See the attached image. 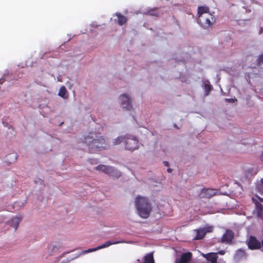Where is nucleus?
<instances>
[{
	"label": "nucleus",
	"instance_id": "obj_1",
	"mask_svg": "<svg viewBox=\"0 0 263 263\" xmlns=\"http://www.w3.org/2000/svg\"><path fill=\"white\" fill-rule=\"evenodd\" d=\"M80 142L87 146L90 153H95L105 149L107 145L106 139L95 132L89 133L81 138Z\"/></svg>",
	"mask_w": 263,
	"mask_h": 263
},
{
	"label": "nucleus",
	"instance_id": "obj_2",
	"mask_svg": "<svg viewBox=\"0 0 263 263\" xmlns=\"http://www.w3.org/2000/svg\"><path fill=\"white\" fill-rule=\"evenodd\" d=\"M197 23L203 28L209 29L216 22L215 15L210 12V8L206 6L198 7Z\"/></svg>",
	"mask_w": 263,
	"mask_h": 263
},
{
	"label": "nucleus",
	"instance_id": "obj_3",
	"mask_svg": "<svg viewBox=\"0 0 263 263\" xmlns=\"http://www.w3.org/2000/svg\"><path fill=\"white\" fill-rule=\"evenodd\" d=\"M123 143L126 150L133 152L138 149L139 142L137 138L133 135H125L120 136L115 138L112 141L113 145H117Z\"/></svg>",
	"mask_w": 263,
	"mask_h": 263
},
{
	"label": "nucleus",
	"instance_id": "obj_4",
	"mask_svg": "<svg viewBox=\"0 0 263 263\" xmlns=\"http://www.w3.org/2000/svg\"><path fill=\"white\" fill-rule=\"evenodd\" d=\"M135 205L141 217L147 218L149 217L152 206L146 198L137 196L135 199Z\"/></svg>",
	"mask_w": 263,
	"mask_h": 263
},
{
	"label": "nucleus",
	"instance_id": "obj_5",
	"mask_svg": "<svg viewBox=\"0 0 263 263\" xmlns=\"http://www.w3.org/2000/svg\"><path fill=\"white\" fill-rule=\"evenodd\" d=\"M95 169L105 173L108 175L113 177L119 178L121 176L120 172L118 171L114 167L108 165L100 164L95 167Z\"/></svg>",
	"mask_w": 263,
	"mask_h": 263
},
{
	"label": "nucleus",
	"instance_id": "obj_6",
	"mask_svg": "<svg viewBox=\"0 0 263 263\" xmlns=\"http://www.w3.org/2000/svg\"><path fill=\"white\" fill-rule=\"evenodd\" d=\"M121 105L124 109L130 110L132 109V100L126 94H122L119 97Z\"/></svg>",
	"mask_w": 263,
	"mask_h": 263
},
{
	"label": "nucleus",
	"instance_id": "obj_7",
	"mask_svg": "<svg viewBox=\"0 0 263 263\" xmlns=\"http://www.w3.org/2000/svg\"><path fill=\"white\" fill-rule=\"evenodd\" d=\"M218 190L213 189H203L201 190L199 195L200 198H210L216 195Z\"/></svg>",
	"mask_w": 263,
	"mask_h": 263
},
{
	"label": "nucleus",
	"instance_id": "obj_8",
	"mask_svg": "<svg viewBox=\"0 0 263 263\" xmlns=\"http://www.w3.org/2000/svg\"><path fill=\"white\" fill-rule=\"evenodd\" d=\"M247 245L251 250H258L261 248L262 242H260L255 236H250Z\"/></svg>",
	"mask_w": 263,
	"mask_h": 263
},
{
	"label": "nucleus",
	"instance_id": "obj_9",
	"mask_svg": "<svg viewBox=\"0 0 263 263\" xmlns=\"http://www.w3.org/2000/svg\"><path fill=\"white\" fill-rule=\"evenodd\" d=\"M234 234L231 230H227L221 238V242L231 243L234 238Z\"/></svg>",
	"mask_w": 263,
	"mask_h": 263
},
{
	"label": "nucleus",
	"instance_id": "obj_10",
	"mask_svg": "<svg viewBox=\"0 0 263 263\" xmlns=\"http://www.w3.org/2000/svg\"><path fill=\"white\" fill-rule=\"evenodd\" d=\"M192 258V253L188 252L183 253L180 258L176 261V263H189Z\"/></svg>",
	"mask_w": 263,
	"mask_h": 263
},
{
	"label": "nucleus",
	"instance_id": "obj_11",
	"mask_svg": "<svg viewBox=\"0 0 263 263\" xmlns=\"http://www.w3.org/2000/svg\"><path fill=\"white\" fill-rule=\"evenodd\" d=\"M253 202L255 205L256 214L258 217L261 218L263 216V205L259 203L256 199L252 198Z\"/></svg>",
	"mask_w": 263,
	"mask_h": 263
},
{
	"label": "nucleus",
	"instance_id": "obj_12",
	"mask_svg": "<svg viewBox=\"0 0 263 263\" xmlns=\"http://www.w3.org/2000/svg\"><path fill=\"white\" fill-rule=\"evenodd\" d=\"M123 242H124V241H114V242H112L110 241H106L102 245L98 246L97 248L89 249L88 251H87V252H92L94 251L98 250L99 249H103V248L109 247L111 245L117 244V243H123Z\"/></svg>",
	"mask_w": 263,
	"mask_h": 263
},
{
	"label": "nucleus",
	"instance_id": "obj_13",
	"mask_svg": "<svg viewBox=\"0 0 263 263\" xmlns=\"http://www.w3.org/2000/svg\"><path fill=\"white\" fill-rule=\"evenodd\" d=\"M246 251L241 249H239L236 251L234 257L236 260H239L243 258L246 257Z\"/></svg>",
	"mask_w": 263,
	"mask_h": 263
},
{
	"label": "nucleus",
	"instance_id": "obj_14",
	"mask_svg": "<svg viewBox=\"0 0 263 263\" xmlns=\"http://www.w3.org/2000/svg\"><path fill=\"white\" fill-rule=\"evenodd\" d=\"M21 221V219L18 217H13L9 221V225L14 228L16 230L20 224V222Z\"/></svg>",
	"mask_w": 263,
	"mask_h": 263
},
{
	"label": "nucleus",
	"instance_id": "obj_15",
	"mask_svg": "<svg viewBox=\"0 0 263 263\" xmlns=\"http://www.w3.org/2000/svg\"><path fill=\"white\" fill-rule=\"evenodd\" d=\"M116 16L118 17V24L120 26H122L123 25L126 23L127 21V18L126 16L122 15L120 13H116Z\"/></svg>",
	"mask_w": 263,
	"mask_h": 263
},
{
	"label": "nucleus",
	"instance_id": "obj_16",
	"mask_svg": "<svg viewBox=\"0 0 263 263\" xmlns=\"http://www.w3.org/2000/svg\"><path fill=\"white\" fill-rule=\"evenodd\" d=\"M143 263H155L153 253L151 252L145 255Z\"/></svg>",
	"mask_w": 263,
	"mask_h": 263
},
{
	"label": "nucleus",
	"instance_id": "obj_17",
	"mask_svg": "<svg viewBox=\"0 0 263 263\" xmlns=\"http://www.w3.org/2000/svg\"><path fill=\"white\" fill-rule=\"evenodd\" d=\"M206 234V231L204 229H199L196 231V235L195 237V239L199 240L201 239L204 237Z\"/></svg>",
	"mask_w": 263,
	"mask_h": 263
},
{
	"label": "nucleus",
	"instance_id": "obj_18",
	"mask_svg": "<svg viewBox=\"0 0 263 263\" xmlns=\"http://www.w3.org/2000/svg\"><path fill=\"white\" fill-rule=\"evenodd\" d=\"M58 95L63 99H67L68 95H67V90L65 86H62L59 91Z\"/></svg>",
	"mask_w": 263,
	"mask_h": 263
},
{
	"label": "nucleus",
	"instance_id": "obj_19",
	"mask_svg": "<svg viewBox=\"0 0 263 263\" xmlns=\"http://www.w3.org/2000/svg\"><path fill=\"white\" fill-rule=\"evenodd\" d=\"M256 190L260 194L263 195V178L259 182H257L255 186Z\"/></svg>",
	"mask_w": 263,
	"mask_h": 263
},
{
	"label": "nucleus",
	"instance_id": "obj_20",
	"mask_svg": "<svg viewBox=\"0 0 263 263\" xmlns=\"http://www.w3.org/2000/svg\"><path fill=\"white\" fill-rule=\"evenodd\" d=\"M204 89L205 91V95L208 96L209 95L210 91L212 89V86L210 84H205L204 85Z\"/></svg>",
	"mask_w": 263,
	"mask_h": 263
},
{
	"label": "nucleus",
	"instance_id": "obj_21",
	"mask_svg": "<svg viewBox=\"0 0 263 263\" xmlns=\"http://www.w3.org/2000/svg\"><path fill=\"white\" fill-rule=\"evenodd\" d=\"M256 63L257 65L260 66L262 64H263V54H260L258 56L257 60Z\"/></svg>",
	"mask_w": 263,
	"mask_h": 263
},
{
	"label": "nucleus",
	"instance_id": "obj_22",
	"mask_svg": "<svg viewBox=\"0 0 263 263\" xmlns=\"http://www.w3.org/2000/svg\"><path fill=\"white\" fill-rule=\"evenodd\" d=\"M148 13L151 15L156 16H158L159 15V13L157 12V9L152 10L149 11Z\"/></svg>",
	"mask_w": 263,
	"mask_h": 263
},
{
	"label": "nucleus",
	"instance_id": "obj_23",
	"mask_svg": "<svg viewBox=\"0 0 263 263\" xmlns=\"http://www.w3.org/2000/svg\"><path fill=\"white\" fill-rule=\"evenodd\" d=\"M13 158V161H15L16 159V155L15 154H10L7 156V160H9V158Z\"/></svg>",
	"mask_w": 263,
	"mask_h": 263
},
{
	"label": "nucleus",
	"instance_id": "obj_24",
	"mask_svg": "<svg viewBox=\"0 0 263 263\" xmlns=\"http://www.w3.org/2000/svg\"><path fill=\"white\" fill-rule=\"evenodd\" d=\"M215 253H217V255H218V254H220L221 255H224L226 252L224 250H220L219 251H218V252H215Z\"/></svg>",
	"mask_w": 263,
	"mask_h": 263
},
{
	"label": "nucleus",
	"instance_id": "obj_25",
	"mask_svg": "<svg viewBox=\"0 0 263 263\" xmlns=\"http://www.w3.org/2000/svg\"><path fill=\"white\" fill-rule=\"evenodd\" d=\"M226 100L229 102L234 103L237 100L236 99H226Z\"/></svg>",
	"mask_w": 263,
	"mask_h": 263
},
{
	"label": "nucleus",
	"instance_id": "obj_26",
	"mask_svg": "<svg viewBox=\"0 0 263 263\" xmlns=\"http://www.w3.org/2000/svg\"><path fill=\"white\" fill-rule=\"evenodd\" d=\"M259 159L261 162L263 163V152L261 153Z\"/></svg>",
	"mask_w": 263,
	"mask_h": 263
},
{
	"label": "nucleus",
	"instance_id": "obj_27",
	"mask_svg": "<svg viewBox=\"0 0 263 263\" xmlns=\"http://www.w3.org/2000/svg\"><path fill=\"white\" fill-rule=\"evenodd\" d=\"M5 81V80L3 78L0 79V84H2Z\"/></svg>",
	"mask_w": 263,
	"mask_h": 263
},
{
	"label": "nucleus",
	"instance_id": "obj_28",
	"mask_svg": "<svg viewBox=\"0 0 263 263\" xmlns=\"http://www.w3.org/2000/svg\"><path fill=\"white\" fill-rule=\"evenodd\" d=\"M163 164H164L165 166H168V165H169V163L167 162V161H164L163 162Z\"/></svg>",
	"mask_w": 263,
	"mask_h": 263
},
{
	"label": "nucleus",
	"instance_id": "obj_29",
	"mask_svg": "<svg viewBox=\"0 0 263 263\" xmlns=\"http://www.w3.org/2000/svg\"><path fill=\"white\" fill-rule=\"evenodd\" d=\"M256 197L260 201L263 202V198L259 197L258 196L256 195Z\"/></svg>",
	"mask_w": 263,
	"mask_h": 263
},
{
	"label": "nucleus",
	"instance_id": "obj_30",
	"mask_svg": "<svg viewBox=\"0 0 263 263\" xmlns=\"http://www.w3.org/2000/svg\"><path fill=\"white\" fill-rule=\"evenodd\" d=\"M93 161H95V160H93V159L90 160V163L91 164L95 163V162ZM97 163V162H95V163Z\"/></svg>",
	"mask_w": 263,
	"mask_h": 263
},
{
	"label": "nucleus",
	"instance_id": "obj_31",
	"mask_svg": "<svg viewBox=\"0 0 263 263\" xmlns=\"http://www.w3.org/2000/svg\"><path fill=\"white\" fill-rule=\"evenodd\" d=\"M263 32V27H261L259 30V34H261Z\"/></svg>",
	"mask_w": 263,
	"mask_h": 263
},
{
	"label": "nucleus",
	"instance_id": "obj_32",
	"mask_svg": "<svg viewBox=\"0 0 263 263\" xmlns=\"http://www.w3.org/2000/svg\"><path fill=\"white\" fill-rule=\"evenodd\" d=\"M172 170L171 168H168L167 169V172H168L171 173V172H172Z\"/></svg>",
	"mask_w": 263,
	"mask_h": 263
}]
</instances>
